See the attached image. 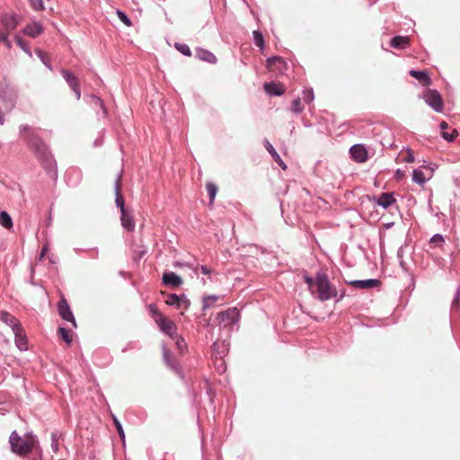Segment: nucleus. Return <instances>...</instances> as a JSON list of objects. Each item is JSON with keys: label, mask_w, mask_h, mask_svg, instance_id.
<instances>
[{"label": "nucleus", "mask_w": 460, "mask_h": 460, "mask_svg": "<svg viewBox=\"0 0 460 460\" xmlns=\"http://www.w3.org/2000/svg\"><path fill=\"white\" fill-rule=\"evenodd\" d=\"M218 299L219 296L217 295H209L204 296L202 300V310L205 311L210 308Z\"/></svg>", "instance_id": "obj_36"}, {"label": "nucleus", "mask_w": 460, "mask_h": 460, "mask_svg": "<svg viewBox=\"0 0 460 460\" xmlns=\"http://www.w3.org/2000/svg\"><path fill=\"white\" fill-rule=\"evenodd\" d=\"M19 134L27 143L28 147L33 153L48 176L57 182L58 178V164L49 146L28 124L20 125Z\"/></svg>", "instance_id": "obj_1"}, {"label": "nucleus", "mask_w": 460, "mask_h": 460, "mask_svg": "<svg viewBox=\"0 0 460 460\" xmlns=\"http://www.w3.org/2000/svg\"><path fill=\"white\" fill-rule=\"evenodd\" d=\"M121 174L122 171H120L119 174L117 176L115 184H114V190H115V203L118 208H119L120 212L127 210L125 208V200L124 198L119 194V186H120V180H121Z\"/></svg>", "instance_id": "obj_24"}, {"label": "nucleus", "mask_w": 460, "mask_h": 460, "mask_svg": "<svg viewBox=\"0 0 460 460\" xmlns=\"http://www.w3.org/2000/svg\"><path fill=\"white\" fill-rule=\"evenodd\" d=\"M390 46L396 49H404L410 46L408 36L395 35L390 40Z\"/></svg>", "instance_id": "obj_25"}, {"label": "nucleus", "mask_w": 460, "mask_h": 460, "mask_svg": "<svg viewBox=\"0 0 460 460\" xmlns=\"http://www.w3.org/2000/svg\"><path fill=\"white\" fill-rule=\"evenodd\" d=\"M265 66L268 69L272 70L279 75H284L288 69V65L286 59L277 55L267 58Z\"/></svg>", "instance_id": "obj_8"}, {"label": "nucleus", "mask_w": 460, "mask_h": 460, "mask_svg": "<svg viewBox=\"0 0 460 460\" xmlns=\"http://www.w3.org/2000/svg\"><path fill=\"white\" fill-rule=\"evenodd\" d=\"M265 93L270 96L280 97L285 93L286 88L280 82H266L263 84Z\"/></svg>", "instance_id": "obj_13"}, {"label": "nucleus", "mask_w": 460, "mask_h": 460, "mask_svg": "<svg viewBox=\"0 0 460 460\" xmlns=\"http://www.w3.org/2000/svg\"><path fill=\"white\" fill-rule=\"evenodd\" d=\"M263 146L265 149L270 153L272 159L279 164V166L284 171L287 170L288 165L267 138L263 140Z\"/></svg>", "instance_id": "obj_20"}, {"label": "nucleus", "mask_w": 460, "mask_h": 460, "mask_svg": "<svg viewBox=\"0 0 460 460\" xmlns=\"http://www.w3.org/2000/svg\"><path fill=\"white\" fill-rule=\"evenodd\" d=\"M428 179L425 177L424 172L417 168L412 171V181L420 186H423L427 182Z\"/></svg>", "instance_id": "obj_30"}, {"label": "nucleus", "mask_w": 460, "mask_h": 460, "mask_svg": "<svg viewBox=\"0 0 460 460\" xmlns=\"http://www.w3.org/2000/svg\"><path fill=\"white\" fill-rule=\"evenodd\" d=\"M217 320L223 327L235 324L240 320V312L236 307H229L217 314Z\"/></svg>", "instance_id": "obj_6"}, {"label": "nucleus", "mask_w": 460, "mask_h": 460, "mask_svg": "<svg viewBox=\"0 0 460 460\" xmlns=\"http://www.w3.org/2000/svg\"><path fill=\"white\" fill-rule=\"evenodd\" d=\"M0 321L10 326L12 331H19L22 326L19 320L6 311H0Z\"/></svg>", "instance_id": "obj_23"}, {"label": "nucleus", "mask_w": 460, "mask_h": 460, "mask_svg": "<svg viewBox=\"0 0 460 460\" xmlns=\"http://www.w3.org/2000/svg\"><path fill=\"white\" fill-rule=\"evenodd\" d=\"M290 111L295 114H300L304 111V107L301 104L300 97H296L292 101Z\"/></svg>", "instance_id": "obj_39"}, {"label": "nucleus", "mask_w": 460, "mask_h": 460, "mask_svg": "<svg viewBox=\"0 0 460 460\" xmlns=\"http://www.w3.org/2000/svg\"><path fill=\"white\" fill-rule=\"evenodd\" d=\"M61 437V434H58V432H52L50 438H51V449L54 453H58L59 450V444L58 439Z\"/></svg>", "instance_id": "obj_42"}, {"label": "nucleus", "mask_w": 460, "mask_h": 460, "mask_svg": "<svg viewBox=\"0 0 460 460\" xmlns=\"http://www.w3.org/2000/svg\"><path fill=\"white\" fill-rule=\"evenodd\" d=\"M155 323L159 326L160 331L171 337H176L177 327L175 323L167 319L164 315H159L158 318H155Z\"/></svg>", "instance_id": "obj_11"}, {"label": "nucleus", "mask_w": 460, "mask_h": 460, "mask_svg": "<svg viewBox=\"0 0 460 460\" xmlns=\"http://www.w3.org/2000/svg\"><path fill=\"white\" fill-rule=\"evenodd\" d=\"M18 90L5 77L0 82V100L3 103L13 109L17 102Z\"/></svg>", "instance_id": "obj_3"}, {"label": "nucleus", "mask_w": 460, "mask_h": 460, "mask_svg": "<svg viewBox=\"0 0 460 460\" xmlns=\"http://www.w3.org/2000/svg\"><path fill=\"white\" fill-rule=\"evenodd\" d=\"M25 438L28 439V441H30L31 443V445L33 444V440L36 438V436L33 435L32 432H26L25 433Z\"/></svg>", "instance_id": "obj_61"}, {"label": "nucleus", "mask_w": 460, "mask_h": 460, "mask_svg": "<svg viewBox=\"0 0 460 460\" xmlns=\"http://www.w3.org/2000/svg\"><path fill=\"white\" fill-rule=\"evenodd\" d=\"M162 295L166 296L165 303L169 306H172L176 309L181 308V301L185 298V294L177 295V294H165L162 292Z\"/></svg>", "instance_id": "obj_26"}, {"label": "nucleus", "mask_w": 460, "mask_h": 460, "mask_svg": "<svg viewBox=\"0 0 460 460\" xmlns=\"http://www.w3.org/2000/svg\"><path fill=\"white\" fill-rule=\"evenodd\" d=\"M304 279L305 282L308 285V288L310 289L313 288V287L314 286V279L308 275H305Z\"/></svg>", "instance_id": "obj_56"}, {"label": "nucleus", "mask_w": 460, "mask_h": 460, "mask_svg": "<svg viewBox=\"0 0 460 460\" xmlns=\"http://www.w3.org/2000/svg\"><path fill=\"white\" fill-rule=\"evenodd\" d=\"M84 100L85 102L91 104L93 109L100 108L103 117H106L108 115V111L104 105L102 99L97 96L96 94H85L84 96Z\"/></svg>", "instance_id": "obj_18"}, {"label": "nucleus", "mask_w": 460, "mask_h": 460, "mask_svg": "<svg viewBox=\"0 0 460 460\" xmlns=\"http://www.w3.org/2000/svg\"><path fill=\"white\" fill-rule=\"evenodd\" d=\"M183 280L181 276L172 271H164L162 275V283L170 288H178Z\"/></svg>", "instance_id": "obj_14"}, {"label": "nucleus", "mask_w": 460, "mask_h": 460, "mask_svg": "<svg viewBox=\"0 0 460 460\" xmlns=\"http://www.w3.org/2000/svg\"><path fill=\"white\" fill-rule=\"evenodd\" d=\"M439 128H440L441 131H445V129H447L448 128L447 122L441 121L439 124Z\"/></svg>", "instance_id": "obj_63"}, {"label": "nucleus", "mask_w": 460, "mask_h": 460, "mask_svg": "<svg viewBox=\"0 0 460 460\" xmlns=\"http://www.w3.org/2000/svg\"><path fill=\"white\" fill-rule=\"evenodd\" d=\"M44 31V28L42 24L40 22H33L32 23L27 24L22 29V33L31 37V38H37L40 36Z\"/></svg>", "instance_id": "obj_22"}, {"label": "nucleus", "mask_w": 460, "mask_h": 460, "mask_svg": "<svg viewBox=\"0 0 460 460\" xmlns=\"http://www.w3.org/2000/svg\"><path fill=\"white\" fill-rule=\"evenodd\" d=\"M58 332L59 336L62 338V340L68 345L72 342V337L69 334V332L65 327H59L58 330Z\"/></svg>", "instance_id": "obj_44"}, {"label": "nucleus", "mask_w": 460, "mask_h": 460, "mask_svg": "<svg viewBox=\"0 0 460 460\" xmlns=\"http://www.w3.org/2000/svg\"><path fill=\"white\" fill-rule=\"evenodd\" d=\"M57 307L60 317L64 321L71 323L72 326L76 328L75 318L67 301L65 298H62L60 301H58Z\"/></svg>", "instance_id": "obj_12"}, {"label": "nucleus", "mask_w": 460, "mask_h": 460, "mask_svg": "<svg viewBox=\"0 0 460 460\" xmlns=\"http://www.w3.org/2000/svg\"><path fill=\"white\" fill-rule=\"evenodd\" d=\"M206 189L208 192V196L209 198V203L212 204L215 201L216 196L218 191V187L214 182H208L206 184Z\"/></svg>", "instance_id": "obj_35"}, {"label": "nucleus", "mask_w": 460, "mask_h": 460, "mask_svg": "<svg viewBox=\"0 0 460 460\" xmlns=\"http://www.w3.org/2000/svg\"><path fill=\"white\" fill-rule=\"evenodd\" d=\"M120 221H121V226L124 228V230H134L135 229L134 219L127 210L120 212Z\"/></svg>", "instance_id": "obj_28"}, {"label": "nucleus", "mask_w": 460, "mask_h": 460, "mask_svg": "<svg viewBox=\"0 0 460 460\" xmlns=\"http://www.w3.org/2000/svg\"><path fill=\"white\" fill-rule=\"evenodd\" d=\"M441 137L448 143H452L456 140L458 136V131L456 129H453L452 132L448 133L446 131H441Z\"/></svg>", "instance_id": "obj_41"}, {"label": "nucleus", "mask_w": 460, "mask_h": 460, "mask_svg": "<svg viewBox=\"0 0 460 460\" xmlns=\"http://www.w3.org/2000/svg\"><path fill=\"white\" fill-rule=\"evenodd\" d=\"M348 284L358 289H370L380 285L377 279H356L349 281Z\"/></svg>", "instance_id": "obj_16"}, {"label": "nucleus", "mask_w": 460, "mask_h": 460, "mask_svg": "<svg viewBox=\"0 0 460 460\" xmlns=\"http://www.w3.org/2000/svg\"><path fill=\"white\" fill-rule=\"evenodd\" d=\"M116 15L119 18V20L123 22L126 26L130 27L132 26V21L128 17V15L121 9H116Z\"/></svg>", "instance_id": "obj_38"}, {"label": "nucleus", "mask_w": 460, "mask_h": 460, "mask_svg": "<svg viewBox=\"0 0 460 460\" xmlns=\"http://www.w3.org/2000/svg\"><path fill=\"white\" fill-rule=\"evenodd\" d=\"M190 306V301L185 296V298L181 301V308L184 307L185 309H188Z\"/></svg>", "instance_id": "obj_59"}, {"label": "nucleus", "mask_w": 460, "mask_h": 460, "mask_svg": "<svg viewBox=\"0 0 460 460\" xmlns=\"http://www.w3.org/2000/svg\"><path fill=\"white\" fill-rule=\"evenodd\" d=\"M163 350V359L168 368L172 369L175 373H180L181 367L175 359L174 356L172 354L170 349L166 348L164 344L162 345Z\"/></svg>", "instance_id": "obj_15"}, {"label": "nucleus", "mask_w": 460, "mask_h": 460, "mask_svg": "<svg viewBox=\"0 0 460 460\" xmlns=\"http://www.w3.org/2000/svg\"><path fill=\"white\" fill-rule=\"evenodd\" d=\"M10 32L0 31V41L4 44L7 49H11L13 47L12 41L9 40Z\"/></svg>", "instance_id": "obj_46"}, {"label": "nucleus", "mask_w": 460, "mask_h": 460, "mask_svg": "<svg viewBox=\"0 0 460 460\" xmlns=\"http://www.w3.org/2000/svg\"><path fill=\"white\" fill-rule=\"evenodd\" d=\"M74 173L76 176V181L73 184L74 187L77 186L83 178V172L80 169H75Z\"/></svg>", "instance_id": "obj_55"}, {"label": "nucleus", "mask_w": 460, "mask_h": 460, "mask_svg": "<svg viewBox=\"0 0 460 460\" xmlns=\"http://www.w3.org/2000/svg\"><path fill=\"white\" fill-rule=\"evenodd\" d=\"M171 339L175 341V345H176L177 349H179V351L181 353H182L183 350L187 347V344H186L184 339L181 336H179L178 332L176 333V337H171Z\"/></svg>", "instance_id": "obj_43"}, {"label": "nucleus", "mask_w": 460, "mask_h": 460, "mask_svg": "<svg viewBox=\"0 0 460 460\" xmlns=\"http://www.w3.org/2000/svg\"><path fill=\"white\" fill-rule=\"evenodd\" d=\"M31 8L35 11H41L45 9L43 0H29Z\"/></svg>", "instance_id": "obj_48"}, {"label": "nucleus", "mask_w": 460, "mask_h": 460, "mask_svg": "<svg viewBox=\"0 0 460 460\" xmlns=\"http://www.w3.org/2000/svg\"><path fill=\"white\" fill-rule=\"evenodd\" d=\"M74 93H75V95L76 97V100H80L81 98V88H80V84L75 86V87H73V89H71Z\"/></svg>", "instance_id": "obj_57"}, {"label": "nucleus", "mask_w": 460, "mask_h": 460, "mask_svg": "<svg viewBox=\"0 0 460 460\" xmlns=\"http://www.w3.org/2000/svg\"><path fill=\"white\" fill-rule=\"evenodd\" d=\"M102 144V139H95V141L93 143L94 146H100Z\"/></svg>", "instance_id": "obj_64"}, {"label": "nucleus", "mask_w": 460, "mask_h": 460, "mask_svg": "<svg viewBox=\"0 0 460 460\" xmlns=\"http://www.w3.org/2000/svg\"><path fill=\"white\" fill-rule=\"evenodd\" d=\"M0 225L5 229L13 227V218L5 210L0 211Z\"/></svg>", "instance_id": "obj_31"}, {"label": "nucleus", "mask_w": 460, "mask_h": 460, "mask_svg": "<svg viewBox=\"0 0 460 460\" xmlns=\"http://www.w3.org/2000/svg\"><path fill=\"white\" fill-rule=\"evenodd\" d=\"M369 200H372L375 206L381 207L385 209H387L393 207L396 203V199L394 197V192H382L378 196H366Z\"/></svg>", "instance_id": "obj_7"}, {"label": "nucleus", "mask_w": 460, "mask_h": 460, "mask_svg": "<svg viewBox=\"0 0 460 460\" xmlns=\"http://www.w3.org/2000/svg\"><path fill=\"white\" fill-rule=\"evenodd\" d=\"M459 299H460V287L456 289V291L455 293V296H454V298L452 301V305H451L452 307L458 306Z\"/></svg>", "instance_id": "obj_52"}, {"label": "nucleus", "mask_w": 460, "mask_h": 460, "mask_svg": "<svg viewBox=\"0 0 460 460\" xmlns=\"http://www.w3.org/2000/svg\"><path fill=\"white\" fill-rule=\"evenodd\" d=\"M199 323L203 325L204 328L210 326V320L205 318V314L199 316Z\"/></svg>", "instance_id": "obj_53"}, {"label": "nucleus", "mask_w": 460, "mask_h": 460, "mask_svg": "<svg viewBox=\"0 0 460 460\" xmlns=\"http://www.w3.org/2000/svg\"><path fill=\"white\" fill-rule=\"evenodd\" d=\"M9 443L12 452L20 456H24L32 450L31 443L22 438L16 430L11 433Z\"/></svg>", "instance_id": "obj_4"}, {"label": "nucleus", "mask_w": 460, "mask_h": 460, "mask_svg": "<svg viewBox=\"0 0 460 460\" xmlns=\"http://www.w3.org/2000/svg\"><path fill=\"white\" fill-rule=\"evenodd\" d=\"M415 161L414 154L411 148H407V155L403 158V162L405 163H412Z\"/></svg>", "instance_id": "obj_50"}, {"label": "nucleus", "mask_w": 460, "mask_h": 460, "mask_svg": "<svg viewBox=\"0 0 460 460\" xmlns=\"http://www.w3.org/2000/svg\"><path fill=\"white\" fill-rule=\"evenodd\" d=\"M195 58L208 64H216L217 62V58L214 53L200 47L195 49Z\"/></svg>", "instance_id": "obj_19"}, {"label": "nucleus", "mask_w": 460, "mask_h": 460, "mask_svg": "<svg viewBox=\"0 0 460 460\" xmlns=\"http://www.w3.org/2000/svg\"><path fill=\"white\" fill-rule=\"evenodd\" d=\"M409 75L418 80L423 86H429L432 84V79L429 72L425 69H411Z\"/></svg>", "instance_id": "obj_17"}, {"label": "nucleus", "mask_w": 460, "mask_h": 460, "mask_svg": "<svg viewBox=\"0 0 460 460\" xmlns=\"http://www.w3.org/2000/svg\"><path fill=\"white\" fill-rule=\"evenodd\" d=\"M394 177L396 181H402L405 177V172L401 168H397Z\"/></svg>", "instance_id": "obj_51"}, {"label": "nucleus", "mask_w": 460, "mask_h": 460, "mask_svg": "<svg viewBox=\"0 0 460 460\" xmlns=\"http://www.w3.org/2000/svg\"><path fill=\"white\" fill-rule=\"evenodd\" d=\"M349 157L357 163H365L368 159V151L364 144H355L349 147Z\"/></svg>", "instance_id": "obj_10"}, {"label": "nucleus", "mask_w": 460, "mask_h": 460, "mask_svg": "<svg viewBox=\"0 0 460 460\" xmlns=\"http://www.w3.org/2000/svg\"><path fill=\"white\" fill-rule=\"evenodd\" d=\"M199 269L204 275H209L211 273V270L207 265H200Z\"/></svg>", "instance_id": "obj_58"}, {"label": "nucleus", "mask_w": 460, "mask_h": 460, "mask_svg": "<svg viewBox=\"0 0 460 460\" xmlns=\"http://www.w3.org/2000/svg\"><path fill=\"white\" fill-rule=\"evenodd\" d=\"M20 22L21 18L16 13H4L0 18V26L2 27L0 31L11 32L16 29Z\"/></svg>", "instance_id": "obj_9"}, {"label": "nucleus", "mask_w": 460, "mask_h": 460, "mask_svg": "<svg viewBox=\"0 0 460 460\" xmlns=\"http://www.w3.org/2000/svg\"><path fill=\"white\" fill-rule=\"evenodd\" d=\"M445 240L443 235L440 234H435L430 239L429 243L434 244L435 246H441L444 243Z\"/></svg>", "instance_id": "obj_47"}, {"label": "nucleus", "mask_w": 460, "mask_h": 460, "mask_svg": "<svg viewBox=\"0 0 460 460\" xmlns=\"http://www.w3.org/2000/svg\"><path fill=\"white\" fill-rule=\"evenodd\" d=\"M174 48L185 57H191L192 55L190 48L185 43L175 42Z\"/></svg>", "instance_id": "obj_37"}, {"label": "nucleus", "mask_w": 460, "mask_h": 460, "mask_svg": "<svg viewBox=\"0 0 460 460\" xmlns=\"http://www.w3.org/2000/svg\"><path fill=\"white\" fill-rule=\"evenodd\" d=\"M112 420H113V424L116 428V430H117L120 439L124 442L125 441V432H124L122 424L114 415L112 416Z\"/></svg>", "instance_id": "obj_45"}, {"label": "nucleus", "mask_w": 460, "mask_h": 460, "mask_svg": "<svg viewBox=\"0 0 460 460\" xmlns=\"http://www.w3.org/2000/svg\"><path fill=\"white\" fill-rule=\"evenodd\" d=\"M48 251H49V243L46 242L42 245L41 251H40V255H39V261H41L45 257V255L48 252Z\"/></svg>", "instance_id": "obj_54"}, {"label": "nucleus", "mask_w": 460, "mask_h": 460, "mask_svg": "<svg viewBox=\"0 0 460 460\" xmlns=\"http://www.w3.org/2000/svg\"><path fill=\"white\" fill-rule=\"evenodd\" d=\"M400 266H401V268L402 269V270H403L405 273L409 274V275L411 276V279L413 280V275H412L411 273H410V272H409V269L405 266V262H404L403 261H400Z\"/></svg>", "instance_id": "obj_60"}, {"label": "nucleus", "mask_w": 460, "mask_h": 460, "mask_svg": "<svg viewBox=\"0 0 460 460\" xmlns=\"http://www.w3.org/2000/svg\"><path fill=\"white\" fill-rule=\"evenodd\" d=\"M252 38L254 44L260 49L261 51L265 49V40L262 32L260 30L252 31Z\"/></svg>", "instance_id": "obj_29"}, {"label": "nucleus", "mask_w": 460, "mask_h": 460, "mask_svg": "<svg viewBox=\"0 0 460 460\" xmlns=\"http://www.w3.org/2000/svg\"><path fill=\"white\" fill-rule=\"evenodd\" d=\"M148 311H149L150 314H151L152 316L155 317V318H158V317H159V315H163V314L159 312V310H158V308H157L156 305H155V304H150V305H148Z\"/></svg>", "instance_id": "obj_49"}, {"label": "nucleus", "mask_w": 460, "mask_h": 460, "mask_svg": "<svg viewBox=\"0 0 460 460\" xmlns=\"http://www.w3.org/2000/svg\"><path fill=\"white\" fill-rule=\"evenodd\" d=\"M423 99L428 106L434 111L440 113L444 110V101L441 93L437 89H428L423 94Z\"/></svg>", "instance_id": "obj_5"}, {"label": "nucleus", "mask_w": 460, "mask_h": 460, "mask_svg": "<svg viewBox=\"0 0 460 460\" xmlns=\"http://www.w3.org/2000/svg\"><path fill=\"white\" fill-rule=\"evenodd\" d=\"M421 167H423L425 169H429L431 172H433L436 168H438V165L435 164H422Z\"/></svg>", "instance_id": "obj_62"}, {"label": "nucleus", "mask_w": 460, "mask_h": 460, "mask_svg": "<svg viewBox=\"0 0 460 460\" xmlns=\"http://www.w3.org/2000/svg\"><path fill=\"white\" fill-rule=\"evenodd\" d=\"M303 100L306 103H311L314 100V93L312 87H306L303 90Z\"/></svg>", "instance_id": "obj_40"}, {"label": "nucleus", "mask_w": 460, "mask_h": 460, "mask_svg": "<svg viewBox=\"0 0 460 460\" xmlns=\"http://www.w3.org/2000/svg\"><path fill=\"white\" fill-rule=\"evenodd\" d=\"M60 73L70 89L80 84L77 76L72 71L63 68Z\"/></svg>", "instance_id": "obj_27"}, {"label": "nucleus", "mask_w": 460, "mask_h": 460, "mask_svg": "<svg viewBox=\"0 0 460 460\" xmlns=\"http://www.w3.org/2000/svg\"><path fill=\"white\" fill-rule=\"evenodd\" d=\"M35 53L38 56V58L40 59V61L44 64V66L50 71L53 70V66L50 61V58L48 57V55L42 51L40 49H36Z\"/></svg>", "instance_id": "obj_34"}, {"label": "nucleus", "mask_w": 460, "mask_h": 460, "mask_svg": "<svg viewBox=\"0 0 460 460\" xmlns=\"http://www.w3.org/2000/svg\"><path fill=\"white\" fill-rule=\"evenodd\" d=\"M314 286L316 287L317 298L320 301H327L337 296V290L332 288L328 276L323 272H318L314 279Z\"/></svg>", "instance_id": "obj_2"}, {"label": "nucleus", "mask_w": 460, "mask_h": 460, "mask_svg": "<svg viewBox=\"0 0 460 460\" xmlns=\"http://www.w3.org/2000/svg\"><path fill=\"white\" fill-rule=\"evenodd\" d=\"M212 350L216 357L222 358L227 350L226 345L223 341H215L212 345Z\"/></svg>", "instance_id": "obj_33"}, {"label": "nucleus", "mask_w": 460, "mask_h": 460, "mask_svg": "<svg viewBox=\"0 0 460 460\" xmlns=\"http://www.w3.org/2000/svg\"><path fill=\"white\" fill-rule=\"evenodd\" d=\"M14 40L19 48L26 53L30 58L32 57V52L29 44L18 34H15Z\"/></svg>", "instance_id": "obj_32"}, {"label": "nucleus", "mask_w": 460, "mask_h": 460, "mask_svg": "<svg viewBox=\"0 0 460 460\" xmlns=\"http://www.w3.org/2000/svg\"><path fill=\"white\" fill-rule=\"evenodd\" d=\"M13 334H14V342H15V345L16 347L19 349V350L21 351H25L28 349V340H27V336H26V333H25V331L24 329L22 328V326H20V330L18 331H13Z\"/></svg>", "instance_id": "obj_21"}]
</instances>
